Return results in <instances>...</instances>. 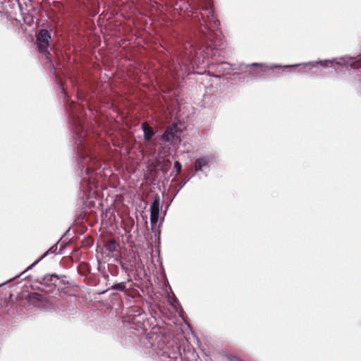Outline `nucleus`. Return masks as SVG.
Here are the masks:
<instances>
[{
    "mask_svg": "<svg viewBox=\"0 0 361 361\" xmlns=\"http://www.w3.org/2000/svg\"><path fill=\"white\" fill-rule=\"evenodd\" d=\"M111 289L124 291L126 289L125 283H116L111 287Z\"/></svg>",
    "mask_w": 361,
    "mask_h": 361,
    "instance_id": "nucleus-9",
    "label": "nucleus"
},
{
    "mask_svg": "<svg viewBox=\"0 0 361 361\" xmlns=\"http://www.w3.org/2000/svg\"><path fill=\"white\" fill-rule=\"evenodd\" d=\"M39 262V260H37L35 261L32 264H31L30 266H29L27 269V270L31 269L33 266H35L37 262Z\"/></svg>",
    "mask_w": 361,
    "mask_h": 361,
    "instance_id": "nucleus-13",
    "label": "nucleus"
},
{
    "mask_svg": "<svg viewBox=\"0 0 361 361\" xmlns=\"http://www.w3.org/2000/svg\"><path fill=\"white\" fill-rule=\"evenodd\" d=\"M210 159L209 157H204L202 158H198L195 160V169L196 171H201L203 166H205L209 162Z\"/></svg>",
    "mask_w": 361,
    "mask_h": 361,
    "instance_id": "nucleus-5",
    "label": "nucleus"
},
{
    "mask_svg": "<svg viewBox=\"0 0 361 361\" xmlns=\"http://www.w3.org/2000/svg\"><path fill=\"white\" fill-rule=\"evenodd\" d=\"M28 301L30 303L35 305V302H42L43 295L38 293H31L27 296Z\"/></svg>",
    "mask_w": 361,
    "mask_h": 361,
    "instance_id": "nucleus-6",
    "label": "nucleus"
},
{
    "mask_svg": "<svg viewBox=\"0 0 361 361\" xmlns=\"http://www.w3.org/2000/svg\"><path fill=\"white\" fill-rule=\"evenodd\" d=\"M176 126L169 127L162 135L161 139L165 142L173 140L176 135Z\"/></svg>",
    "mask_w": 361,
    "mask_h": 361,
    "instance_id": "nucleus-4",
    "label": "nucleus"
},
{
    "mask_svg": "<svg viewBox=\"0 0 361 361\" xmlns=\"http://www.w3.org/2000/svg\"><path fill=\"white\" fill-rule=\"evenodd\" d=\"M56 250H57V245H54L49 249V250L44 255V256H45L46 255H47L49 252L54 253L56 251Z\"/></svg>",
    "mask_w": 361,
    "mask_h": 361,
    "instance_id": "nucleus-12",
    "label": "nucleus"
},
{
    "mask_svg": "<svg viewBox=\"0 0 361 361\" xmlns=\"http://www.w3.org/2000/svg\"><path fill=\"white\" fill-rule=\"evenodd\" d=\"M174 168L176 170L178 174L180 173L182 166L179 161H175Z\"/></svg>",
    "mask_w": 361,
    "mask_h": 361,
    "instance_id": "nucleus-10",
    "label": "nucleus"
},
{
    "mask_svg": "<svg viewBox=\"0 0 361 361\" xmlns=\"http://www.w3.org/2000/svg\"><path fill=\"white\" fill-rule=\"evenodd\" d=\"M352 66L353 68L358 69L361 68V59L355 61L353 64Z\"/></svg>",
    "mask_w": 361,
    "mask_h": 361,
    "instance_id": "nucleus-11",
    "label": "nucleus"
},
{
    "mask_svg": "<svg viewBox=\"0 0 361 361\" xmlns=\"http://www.w3.org/2000/svg\"><path fill=\"white\" fill-rule=\"evenodd\" d=\"M58 281H59V278L56 275H51L50 276H46L44 279V283H50L52 285H54V286H56V283L58 282Z\"/></svg>",
    "mask_w": 361,
    "mask_h": 361,
    "instance_id": "nucleus-7",
    "label": "nucleus"
},
{
    "mask_svg": "<svg viewBox=\"0 0 361 361\" xmlns=\"http://www.w3.org/2000/svg\"><path fill=\"white\" fill-rule=\"evenodd\" d=\"M105 248L106 250L112 252L116 250V242L114 240H109L105 244Z\"/></svg>",
    "mask_w": 361,
    "mask_h": 361,
    "instance_id": "nucleus-8",
    "label": "nucleus"
},
{
    "mask_svg": "<svg viewBox=\"0 0 361 361\" xmlns=\"http://www.w3.org/2000/svg\"><path fill=\"white\" fill-rule=\"evenodd\" d=\"M51 37L50 32L45 29H41L36 35V44L39 53L45 55L47 59H49L50 52L49 48Z\"/></svg>",
    "mask_w": 361,
    "mask_h": 361,
    "instance_id": "nucleus-1",
    "label": "nucleus"
},
{
    "mask_svg": "<svg viewBox=\"0 0 361 361\" xmlns=\"http://www.w3.org/2000/svg\"><path fill=\"white\" fill-rule=\"evenodd\" d=\"M142 128L144 133V139L146 141L150 140L152 137L154 135V132L153 128L147 123L144 122L142 124Z\"/></svg>",
    "mask_w": 361,
    "mask_h": 361,
    "instance_id": "nucleus-3",
    "label": "nucleus"
},
{
    "mask_svg": "<svg viewBox=\"0 0 361 361\" xmlns=\"http://www.w3.org/2000/svg\"><path fill=\"white\" fill-rule=\"evenodd\" d=\"M160 209V197L155 194L153 202L150 206V221L152 226H155L159 216Z\"/></svg>",
    "mask_w": 361,
    "mask_h": 361,
    "instance_id": "nucleus-2",
    "label": "nucleus"
},
{
    "mask_svg": "<svg viewBox=\"0 0 361 361\" xmlns=\"http://www.w3.org/2000/svg\"><path fill=\"white\" fill-rule=\"evenodd\" d=\"M88 169H92V170H93V169H94V167H93L92 166H88Z\"/></svg>",
    "mask_w": 361,
    "mask_h": 361,
    "instance_id": "nucleus-15",
    "label": "nucleus"
},
{
    "mask_svg": "<svg viewBox=\"0 0 361 361\" xmlns=\"http://www.w3.org/2000/svg\"><path fill=\"white\" fill-rule=\"evenodd\" d=\"M206 9H207V11H209V13H213V11L212 10V8H206Z\"/></svg>",
    "mask_w": 361,
    "mask_h": 361,
    "instance_id": "nucleus-14",
    "label": "nucleus"
}]
</instances>
